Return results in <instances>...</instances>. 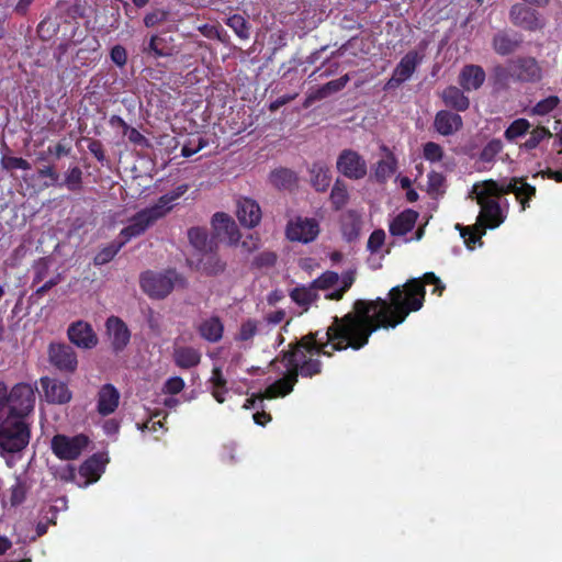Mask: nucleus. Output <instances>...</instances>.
Returning <instances> with one entry per match:
<instances>
[{"mask_svg": "<svg viewBox=\"0 0 562 562\" xmlns=\"http://www.w3.org/2000/svg\"><path fill=\"white\" fill-rule=\"evenodd\" d=\"M339 282V276L335 271H325L316 278L312 284L317 290H328Z\"/></svg>", "mask_w": 562, "mask_h": 562, "instance_id": "09e8293b", "label": "nucleus"}, {"mask_svg": "<svg viewBox=\"0 0 562 562\" xmlns=\"http://www.w3.org/2000/svg\"><path fill=\"white\" fill-rule=\"evenodd\" d=\"M422 60L423 56H420L416 50H409L402 57L394 71L398 74V76L403 77V79L408 80Z\"/></svg>", "mask_w": 562, "mask_h": 562, "instance_id": "c756f323", "label": "nucleus"}, {"mask_svg": "<svg viewBox=\"0 0 562 562\" xmlns=\"http://www.w3.org/2000/svg\"><path fill=\"white\" fill-rule=\"evenodd\" d=\"M486 74L482 66L468 64L460 70L458 82L465 91L479 90L485 81Z\"/></svg>", "mask_w": 562, "mask_h": 562, "instance_id": "4be33fe9", "label": "nucleus"}, {"mask_svg": "<svg viewBox=\"0 0 562 562\" xmlns=\"http://www.w3.org/2000/svg\"><path fill=\"white\" fill-rule=\"evenodd\" d=\"M426 285H434L432 294L438 296L446 289L434 272H426L422 278H413L402 285L393 286L387 299L356 300L352 311L342 316V321L349 324L360 339L355 346H367L373 333L379 329H394L411 313L419 311L425 302Z\"/></svg>", "mask_w": 562, "mask_h": 562, "instance_id": "f257e3e1", "label": "nucleus"}, {"mask_svg": "<svg viewBox=\"0 0 562 562\" xmlns=\"http://www.w3.org/2000/svg\"><path fill=\"white\" fill-rule=\"evenodd\" d=\"M236 216L243 226L252 228L261 221V210L255 200L243 198L237 202Z\"/></svg>", "mask_w": 562, "mask_h": 562, "instance_id": "aec40b11", "label": "nucleus"}, {"mask_svg": "<svg viewBox=\"0 0 562 562\" xmlns=\"http://www.w3.org/2000/svg\"><path fill=\"white\" fill-rule=\"evenodd\" d=\"M200 259V269L207 276H217L225 270V263L218 258V256L210 250Z\"/></svg>", "mask_w": 562, "mask_h": 562, "instance_id": "e433bc0d", "label": "nucleus"}, {"mask_svg": "<svg viewBox=\"0 0 562 562\" xmlns=\"http://www.w3.org/2000/svg\"><path fill=\"white\" fill-rule=\"evenodd\" d=\"M504 145L499 138H492L482 148L479 160L484 164H493L497 155L503 150Z\"/></svg>", "mask_w": 562, "mask_h": 562, "instance_id": "79ce46f5", "label": "nucleus"}, {"mask_svg": "<svg viewBox=\"0 0 562 562\" xmlns=\"http://www.w3.org/2000/svg\"><path fill=\"white\" fill-rule=\"evenodd\" d=\"M358 340L360 339L349 324L345 323L342 317L334 316L324 335L321 331L308 333L296 342L289 345V350L283 352L288 373L270 384L263 396L276 398L290 394L299 375L313 378L322 373L321 356L330 358L335 351H344L349 348L360 350L364 346H355L359 344Z\"/></svg>", "mask_w": 562, "mask_h": 562, "instance_id": "f03ea898", "label": "nucleus"}, {"mask_svg": "<svg viewBox=\"0 0 562 562\" xmlns=\"http://www.w3.org/2000/svg\"><path fill=\"white\" fill-rule=\"evenodd\" d=\"M277 262V255L272 251H263L254 258L252 266L257 269L271 268Z\"/></svg>", "mask_w": 562, "mask_h": 562, "instance_id": "5fc2aeb1", "label": "nucleus"}, {"mask_svg": "<svg viewBox=\"0 0 562 562\" xmlns=\"http://www.w3.org/2000/svg\"><path fill=\"white\" fill-rule=\"evenodd\" d=\"M142 52L146 56L157 59L161 57H171L178 53V49L175 45V38L164 33L151 35L148 42L143 44Z\"/></svg>", "mask_w": 562, "mask_h": 562, "instance_id": "dca6fc26", "label": "nucleus"}, {"mask_svg": "<svg viewBox=\"0 0 562 562\" xmlns=\"http://www.w3.org/2000/svg\"><path fill=\"white\" fill-rule=\"evenodd\" d=\"M88 149L99 162H103L105 160V151L101 140L89 139Z\"/></svg>", "mask_w": 562, "mask_h": 562, "instance_id": "69168bd1", "label": "nucleus"}, {"mask_svg": "<svg viewBox=\"0 0 562 562\" xmlns=\"http://www.w3.org/2000/svg\"><path fill=\"white\" fill-rule=\"evenodd\" d=\"M445 177L440 172L431 171L428 173V187L430 191H439L445 184Z\"/></svg>", "mask_w": 562, "mask_h": 562, "instance_id": "774afa93", "label": "nucleus"}, {"mask_svg": "<svg viewBox=\"0 0 562 562\" xmlns=\"http://www.w3.org/2000/svg\"><path fill=\"white\" fill-rule=\"evenodd\" d=\"M514 80V70L512 66L496 65L492 69L491 81L494 88L504 90L509 87L510 80Z\"/></svg>", "mask_w": 562, "mask_h": 562, "instance_id": "c9c22d12", "label": "nucleus"}, {"mask_svg": "<svg viewBox=\"0 0 562 562\" xmlns=\"http://www.w3.org/2000/svg\"><path fill=\"white\" fill-rule=\"evenodd\" d=\"M329 200L335 211L344 209L349 201L348 187L345 181L337 179L331 188Z\"/></svg>", "mask_w": 562, "mask_h": 562, "instance_id": "f704fd0d", "label": "nucleus"}, {"mask_svg": "<svg viewBox=\"0 0 562 562\" xmlns=\"http://www.w3.org/2000/svg\"><path fill=\"white\" fill-rule=\"evenodd\" d=\"M189 190V184L182 183L172 191L161 195L154 204L166 216L172 210V203L180 199Z\"/></svg>", "mask_w": 562, "mask_h": 562, "instance_id": "2f4dec72", "label": "nucleus"}, {"mask_svg": "<svg viewBox=\"0 0 562 562\" xmlns=\"http://www.w3.org/2000/svg\"><path fill=\"white\" fill-rule=\"evenodd\" d=\"M476 202L481 206L477 224L482 228L494 229L504 222L505 216L497 200L484 196V194H477Z\"/></svg>", "mask_w": 562, "mask_h": 562, "instance_id": "f8f14e48", "label": "nucleus"}, {"mask_svg": "<svg viewBox=\"0 0 562 562\" xmlns=\"http://www.w3.org/2000/svg\"><path fill=\"white\" fill-rule=\"evenodd\" d=\"M186 279L175 269L164 272L147 270L139 277V284L144 293L153 299H165L179 284L186 286Z\"/></svg>", "mask_w": 562, "mask_h": 562, "instance_id": "39448f33", "label": "nucleus"}, {"mask_svg": "<svg viewBox=\"0 0 562 562\" xmlns=\"http://www.w3.org/2000/svg\"><path fill=\"white\" fill-rule=\"evenodd\" d=\"M111 60L119 67H124L127 63V52L124 46L117 44L111 48Z\"/></svg>", "mask_w": 562, "mask_h": 562, "instance_id": "052dcab7", "label": "nucleus"}, {"mask_svg": "<svg viewBox=\"0 0 562 562\" xmlns=\"http://www.w3.org/2000/svg\"><path fill=\"white\" fill-rule=\"evenodd\" d=\"M125 245V241L111 243L98 251L93 258L94 266H103L109 263Z\"/></svg>", "mask_w": 562, "mask_h": 562, "instance_id": "37998d69", "label": "nucleus"}, {"mask_svg": "<svg viewBox=\"0 0 562 562\" xmlns=\"http://www.w3.org/2000/svg\"><path fill=\"white\" fill-rule=\"evenodd\" d=\"M212 224L215 228H223L229 235H233V232L236 229L235 222L223 212H217L213 215Z\"/></svg>", "mask_w": 562, "mask_h": 562, "instance_id": "3c124183", "label": "nucleus"}, {"mask_svg": "<svg viewBox=\"0 0 562 562\" xmlns=\"http://www.w3.org/2000/svg\"><path fill=\"white\" fill-rule=\"evenodd\" d=\"M37 387L31 383L20 382L10 390L0 381V413L26 420L33 413Z\"/></svg>", "mask_w": 562, "mask_h": 562, "instance_id": "7ed1b4c3", "label": "nucleus"}, {"mask_svg": "<svg viewBox=\"0 0 562 562\" xmlns=\"http://www.w3.org/2000/svg\"><path fill=\"white\" fill-rule=\"evenodd\" d=\"M522 44L521 35L509 31L502 30L494 34L492 38V47L499 56H508L514 54Z\"/></svg>", "mask_w": 562, "mask_h": 562, "instance_id": "a211bd4d", "label": "nucleus"}, {"mask_svg": "<svg viewBox=\"0 0 562 562\" xmlns=\"http://www.w3.org/2000/svg\"><path fill=\"white\" fill-rule=\"evenodd\" d=\"M270 182L277 189H290L296 183V175L288 168L274 169L269 176Z\"/></svg>", "mask_w": 562, "mask_h": 562, "instance_id": "473e14b6", "label": "nucleus"}, {"mask_svg": "<svg viewBox=\"0 0 562 562\" xmlns=\"http://www.w3.org/2000/svg\"><path fill=\"white\" fill-rule=\"evenodd\" d=\"M285 234L291 241L307 244L318 236L319 225L315 218L296 216L289 221Z\"/></svg>", "mask_w": 562, "mask_h": 562, "instance_id": "9b49d317", "label": "nucleus"}, {"mask_svg": "<svg viewBox=\"0 0 562 562\" xmlns=\"http://www.w3.org/2000/svg\"><path fill=\"white\" fill-rule=\"evenodd\" d=\"M457 228L460 229L461 236L464 239L465 245L469 248H472L474 244L481 240L482 236L485 234L484 228L480 226V224H476V226H461L460 224L457 225Z\"/></svg>", "mask_w": 562, "mask_h": 562, "instance_id": "a18cd8bd", "label": "nucleus"}, {"mask_svg": "<svg viewBox=\"0 0 562 562\" xmlns=\"http://www.w3.org/2000/svg\"><path fill=\"white\" fill-rule=\"evenodd\" d=\"M530 122L527 119H516L514 120L504 132V137L513 143L517 138L526 135L530 128Z\"/></svg>", "mask_w": 562, "mask_h": 562, "instance_id": "ea45409f", "label": "nucleus"}, {"mask_svg": "<svg viewBox=\"0 0 562 562\" xmlns=\"http://www.w3.org/2000/svg\"><path fill=\"white\" fill-rule=\"evenodd\" d=\"M418 212L413 209H406L397 214L389 225L392 236H404L409 233L416 225Z\"/></svg>", "mask_w": 562, "mask_h": 562, "instance_id": "5701e85b", "label": "nucleus"}, {"mask_svg": "<svg viewBox=\"0 0 562 562\" xmlns=\"http://www.w3.org/2000/svg\"><path fill=\"white\" fill-rule=\"evenodd\" d=\"M172 359L178 368L191 369L201 362V352L191 346H179L175 347Z\"/></svg>", "mask_w": 562, "mask_h": 562, "instance_id": "bb28decb", "label": "nucleus"}, {"mask_svg": "<svg viewBox=\"0 0 562 562\" xmlns=\"http://www.w3.org/2000/svg\"><path fill=\"white\" fill-rule=\"evenodd\" d=\"M552 134L543 126L535 127L528 137V139L521 145L526 150H532L539 146L544 138H550Z\"/></svg>", "mask_w": 562, "mask_h": 562, "instance_id": "49530a36", "label": "nucleus"}, {"mask_svg": "<svg viewBox=\"0 0 562 562\" xmlns=\"http://www.w3.org/2000/svg\"><path fill=\"white\" fill-rule=\"evenodd\" d=\"M1 166L5 170H15V169H22V170H30L31 164L21 157H13V156H3L1 158Z\"/></svg>", "mask_w": 562, "mask_h": 562, "instance_id": "864d4df0", "label": "nucleus"}, {"mask_svg": "<svg viewBox=\"0 0 562 562\" xmlns=\"http://www.w3.org/2000/svg\"><path fill=\"white\" fill-rule=\"evenodd\" d=\"M46 401L52 404H67L72 398V393L66 382L48 376L41 378Z\"/></svg>", "mask_w": 562, "mask_h": 562, "instance_id": "f3484780", "label": "nucleus"}, {"mask_svg": "<svg viewBox=\"0 0 562 562\" xmlns=\"http://www.w3.org/2000/svg\"><path fill=\"white\" fill-rule=\"evenodd\" d=\"M329 97L324 86L318 87L317 89L308 92L306 98L303 101V108L308 109L313 105L314 102L323 100Z\"/></svg>", "mask_w": 562, "mask_h": 562, "instance_id": "680f3d73", "label": "nucleus"}, {"mask_svg": "<svg viewBox=\"0 0 562 562\" xmlns=\"http://www.w3.org/2000/svg\"><path fill=\"white\" fill-rule=\"evenodd\" d=\"M259 322L254 318H248L241 323L239 327V331L236 335L235 339L237 341H249L251 340L258 333Z\"/></svg>", "mask_w": 562, "mask_h": 562, "instance_id": "de8ad7c7", "label": "nucleus"}, {"mask_svg": "<svg viewBox=\"0 0 562 562\" xmlns=\"http://www.w3.org/2000/svg\"><path fill=\"white\" fill-rule=\"evenodd\" d=\"M90 443V438L85 434L67 436L64 434L55 435L50 440L53 453L64 461L77 460Z\"/></svg>", "mask_w": 562, "mask_h": 562, "instance_id": "423d86ee", "label": "nucleus"}, {"mask_svg": "<svg viewBox=\"0 0 562 562\" xmlns=\"http://www.w3.org/2000/svg\"><path fill=\"white\" fill-rule=\"evenodd\" d=\"M31 439L30 424L21 418L0 413V457L7 460L23 451Z\"/></svg>", "mask_w": 562, "mask_h": 562, "instance_id": "20e7f679", "label": "nucleus"}, {"mask_svg": "<svg viewBox=\"0 0 562 562\" xmlns=\"http://www.w3.org/2000/svg\"><path fill=\"white\" fill-rule=\"evenodd\" d=\"M423 155L426 160L438 162L443 158V149L435 142H427L423 147Z\"/></svg>", "mask_w": 562, "mask_h": 562, "instance_id": "603ef678", "label": "nucleus"}, {"mask_svg": "<svg viewBox=\"0 0 562 562\" xmlns=\"http://www.w3.org/2000/svg\"><path fill=\"white\" fill-rule=\"evenodd\" d=\"M434 127L440 135L451 136L463 127V120L458 113L440 110L435 115Z\"/></svg>", "mask_w": 562, "mask_h": 562, "instance_id": "412c9836", "label": "nucleus"}, {"mask_svg": "<svg viewBox=\"0 0 562 562\" xmlns=\"http://www.w3.org/2000/svg\"><path fill=\"white\" fill-rule=\"evenodd\" d=\"M30 485L26 480L21 475H16L14 483L9 488V502L11 506L16 507L23 504L26 499Z\"/></svg>", "mask_w": 562, "mask_h": 562, "instance_id": "72a5a7b5", "label": "nucleus"}, {"mask_svg": "<svg viewBox=\"0 0 562 562\" xmlns=\"http://www.w3.org/2000/svg\"><path fill=\"white\" fill-rule=\"evenodd\" d=\"M49 363L59 372L72 374L78 369L75 349L65 342H50L47 348Z\"/></svg>", "mask_w": 562, "mask_h": 562, "instance_id": "1a4fd4ad", "label": "nucleus"}, {"mask_svg": "<svg viewBox=\"0 0 562 562\" xmlns=\"http://www.w3.org/2000/svg\"><path fill=\"white\" fill-rule=\"evenodd\" d=\"M213 387H222L224 392H227V381L223 375L222 369L220 367H214L212 370V375L210 379Z\"/></svg>", "mask_w": 562, "mask_h": 562, "instance_id": "338daca9", "label": "nucleus"}, {"mask_svg": "<svg viewBox=\"0 0 562 562\" xmlns=\"http://www.w3.org/2000/svg\"><path fill=\"white\" fill-rule=\"evenodd\" d=\"M67 337L71 344L85 350L93 349L99 342L94 329L86 321L71 323L67 329Z\"/></svg>", "mask_w": 562, "mask_h": 562, "instance_id": "4468645a", "label": "nucleus"}, {"mask_svg": "<svg viewBox=\"0 0 562 562\" xmlns=\"http://www.w3.org/2000/svg\"><path fill=\"white\" fill-rule=\"evenodd\" d=\"M105 334L113 352H122L131 340V331L125 322L119 316H110L105 321Z\"/></svg>", "mask_w": 562, "mask_h": 562, "instance_id": "ddd939ff", "label": "nucleus"}, {"mask_svg": "<svg viewBox=\"0 0 562 562\" xmlns=\"http://www.w3.org/2000/svg\"><path fill=\"white\" fill-rule=\"evenodd\" d=\"M311 183L318 192H325L331 182V173L324 162H314L310 169Z\"/></svg>", "mask_w": 562, "mask_h": 562, "instance_id": "cd10ccee", "label": "nucleus"}, {"mask_svg": "<svg viewBox=\"0 0 562 562\" xmlns=\"http://www.w3.org/2000/svg\"><path fill=\"white\" fill-rule=\"evenodd\" d=\"M520 179L519 183H515L514 194L517 201L520 203L521 211H525L529 207V202L536 195V187L529 184L526 181V178L518 177Z\"/></svg>", "mask_w": 562, "mask_h": 562, "instance_id": "4c0bfd02", "label": "nucleus"}, {"mask_svg": "<svg viewBox=\"0 0 562 562\" xmlns=\"http://www.w3.org/2000/svg\"><path fill=\"white\" fill-rule=\"evenodd\" d=\"M514 70V80L519 82H538L542 78V69L535 57L525 56L509 60Z\"/></svg>", "mask_w": 562, "mask_h": 562, "instance_id": "2eb2a0df", "label": "nucleus"}, {"mask_svg": "<svg viewBox=\"0 0 562 562\" xmlns=\"http://www.w3.org/2000/svg\"><path fill=\"white\" fill-rule=\"evenodd\" d=\"M350 81V76L348 74L341 76L338 79L330 80L323 85L327 91V94L330 95L333 93L341 91Z\"/></svg>", "mask_w": 562, "mask_h": 562, "instance_id": "bf43d9fd", "label": "nucleus"}, {"mask_svg": "<svg viewBox=\"0 0 562 562\" xmlns=\"http://www.w3.org/2000/svg\"><path fill=\"white\" fill-rule=\"evenodd\" d=\"M37 175L40 178H48L50 180L52 186H59V173L57 172L56 168L54 166H45L43 168H40L37 170Z\"/></svg>", "mask_w": 562, "mask_h": 562, "instance_id": "e2e57ef3", "label": "nucleus"}, {"mask_svg": "<svg viewBox=\"0 0 562 562\" xmlns=\"http://www.w3.org/2000/svg\"><path fill=\"white\" fill-rule=\"evenodd\" d=\"M291 300L307 311L313 302L318 299L316 289L311 283L310 286H295L290 291Z\"/></svg>", "mask_w": 562, "mask_h": 562, "instance_id": "7c9ffc66", "label": "nucleus"}, {"mask_svg": "<svg viewBox=\"0 0 562 562\" xmlns=\"http://www.w3.org/2000/svg\"><path fill=\"white\" fill-rule=\"evenodd\" d=\"M336 168L344 177L350 180H360L367 176L366 159L353 149H344L337 157Z\"/></svg>", "mask_w": 562, "mask_h": 562, "instance_id": "9d476101", "label": "nucleus"}, {"mask_svg": "<svg viewBox=\"0 0 562 562\" xmlns=\"http://www.w3.org/2000/svg\"><path fill=\"white\" fill-rule=\"evenodd\" d=\"M106 462L108 459L103 453H94L80 465L79 473L89 482H97L104 471Z\"/></svg>", "mask_w": 562, "mask_h": 562, "instance_id": "a878e982", "label": "nucleus"}, {"mask_svg": "<svg viewBox=\"0 0 562 562\" xmlns=\"http://www.w3.org/2000/svg\"><path fill=\"white\" fill-rule=\"evenodd\" d=\"M464 91L462 88L448 86L441 92L442 102L447 108L457 112H464L470 106V99L464 94Z\"/></svg>", "mask_w": 562, "mask_h": 562, "instance_id": "b1692460", "label": "nucleus"}, {"mask_svg": "<svg viewBox=\"0 0 562 562\" xmlns=\"http://www.w3.org/2000/svg\"><path fill=\"white\" fill-rule=\"evenodd\" d=\"M184 389V381L180 376L169 378L164 384V393L176 395Z\"/></svg>", "mask_w": 562, "mask_h": 562, "instance_id": "13d9d810", "label": "nucleus"}, {"mask_svg": "<svg viewBox=\"0 0 562 562\" xmlns=\"http://www.w3.org/2000/svg\"><path fill=\"white\" fill-rule=\"evenodd\" d=\"M206 145L207 140L202 137H199L198 145L195 146H192L191 140H189L186 144H183L181 148V156L186 158L191 157L192 155L196 154L202 148H204Z\"/></svg>", "mask_w": 562, "mask_h": 562, "instance_id": "0e129e2a", "label": "nucleus"}, {"mask_svg": "<svg viewBox=\"0 0 562 562\" xmlns=\"http://www.w3.org/2000/svg\"><path fill=\"white\" fill-rule=\"evenodd\" d=\"M382 149L386 153V159H381L374 168V178L378 182H385L397 169V160L386 146Z\"/></svg>", "mask_w": 562, "mask_h": 562, "instance_id": "c85d7f7f", "label": "nucleus"}, {"mask_svg": "<svg viewBox=\"0 0 562 562\" xmlns=\"http://www.w3.org/2000/svg\"><path fill=\"white\" fill-rule=\"evenodd\" d=\"M165 217L162 212H159L155 205L145 207L134 214L127 226H125L120 235L125 244L132 238L143 235L150 226L158 220Z\"/></svg>", "mask_w": 562, "mask_h": 562, "instance_id": "6e6552de", "label": "nucleus"}, {"mask_svg": "<svg viewBox=\"0 0 562 562\" xmlns=\"http://www.w3.org/2000/svg\"><path fill=\"white\" fill-rule=\"evenodd\" d=\"M196 330L201 338L207 342L215 344L223 338L224 325L218 316H211L203 319Z\"/></svg>", "mask_w": 562, "mask_h": 562, "instance_id": "393cba45", "label": "nucleus"}, {"mask_svg": "<svg viewBox=\"0 0 562 562\" xmlns=\"http://www.w3.org/2000/svg\"><path fill=\"white\" fill-rule=\"evenodd\" d=\"M168 18V12L165 10H154L144 16V24L146 27H154L157 24L165 22Z\"/></svg>", "mask_w": 562, "mask_h": 562, "instance_id": "4d7b16f0", "label": "nucleus"}, {"mask_svg": "<svg viewBox=\"0 0 562 562\" xmlns=\"http://www.w3.org/2000/svg\"><path fill=\"white\" fill-rule=\"evenodd\" d=\"M560 104V99L557 95H549L540 101H538L532 112L537 115H547L551 113L558 105Z\"/></svg>", "mask_w": 562, "mask_h": 562, "instance_id": "8fccbe9b", "label": "nucleus"}, {"mask_svg": "<svg viewBox=\"0 0 562 562\" xmlns=\"http://www.w3.org/2000/svg\"><path fill=\"white\" fill-rule=\"evenodd\" d=\"M121 394L111 383L103 384L97 394V412L101 416L113 414L120 404Z\"/></svg>", "mask_w": 562, "mask_h": 562, "instance_id": "6ab92c4d", "label": "nucleus"}, {"mask_svg": "<svg viewBox=\"0 0 562 562\" xmlns=\"http://www.w3.org/2000/svg\"><path fill=\"white\" fill-rule=\"evenodd\" d=\"M508 18L514 26L529 33L542 31L547 25L546 19L539 11L521 2L510 7Z\"/></svg>", "mask_w": 562, "mask_h": 562, "instance_id": "0eeeda50", "label": "nucleus"}, {"mask_svg": "<svg viewBox=\"0 0 562 562\" xmlns=\"http://www.w3.org/2000/svg\"><path fill=\"white\" fill-rule=\"evenodd\" d=\"M82 176L83 172L80 167H70L65 173L64 182L60 184L65 186L71 192H79L82 190Z\"/></svg>", "mask_w": 562, "mask_h": 562, "instance_id": "c03bdc74", "label": "nucleus"}, {"mask_svg": "<svg viewBox=\"0 0 562 562\" xmlns=\"http://www.w3.org/2000/svg\"><path fill=\"white\" fill-rule=\"evenodd\" d=\"M226 25L231 27L237 37L240 40H248L250 36V24L240 14H233L225 21Z\"/></svg>", "mask_w": 562, "mask_h": 562, "instance_id": "a19ab883", "label": "nucleus"}, {"mask_svg": "<svg viewBox=\"0 0 562 562\" xmlns=\"http://www.w3.org/2000/svg\"><path fill=\"white\" fill-rule=\"evenodd\" d=\"M385 241V233L383 229H375L369 236L367 248L373 254L378 252Z\"/></svg>", "mask_w": 562, "mask_h": 562, "instance_id": "6e6d98bb", "label": "nucleus"}, {"mask_svg": "<svg viewBox=\"0 0 562 562\" xmlns=\"http://www.w3.org/2000/svg\"><path fill=\"white\" fill-rule=\"evenodd\" d=\"M190 244L199 251H207L212 249L207 238V231L203 227H191L188 231Z\"/></svg>", "mask_w": 562, "mask_h": 562, "instance_id": "58836bf2", "label": "nucleus"}]
</instances>
